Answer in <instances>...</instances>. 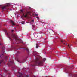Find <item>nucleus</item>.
<instances>
[{"mask_svg": "<svg viewBox=\"0 0 77 77\" xmlns=\"http://www.w3.org/2000/svg\"><path fill=\"white\" fill-rule=\"evenodd\" d=\"M35 64L38 66H42V62L40 60L39 58H36L35 60Z\"/></svg>", "mask_w": 77, "mask_h": 77, "instance_id": "1", "label": "nucleus"}, {"mask_svg": "<svg viewBox=\"0 0 77 77\" xmlns=\"http://www.w3.org/2000/svg\"><path fill=\"white\" fill-rule=\"evenodd\" d=\"M10 6V4L9 3H7L6 5L2 7V10H4L5 9H6V8H8V7H9V6Z\"/></svg>", "mask_w": 77, "mask_h": 77, "instance_id": "2", "label": "nucleus"}, {"mask_svg": "<svg viewBox=\"0 0 77 77\" xmlns=\"http://www.w3.org/2000/svg\"><path fill=\"white\" fill-rule=\"evenodd\" d=\"M11 36L13 38V39L14 40H15V41H17V40H18V39H17V38L16 37V36H15V34H13Z\"/></svg>", "mask_w": 77, "mask_h": 77, "instance_id": "3", "label": "nucleus"}, {"mask_svg": "<svg viewBox=\"0 0 77 77\" xmlns=\"http://www.w3.org/2000/svg\"><path fill=\"white\" fill-rule=\"evenodd\" d=\"M10 22H11V23L12 24L13 26H15V24L14 23V21H12V20H10Z\"/></svg>", "mask_w": 77, "mask_h": 77, "instance_id": "4", "label": "nucleus"}, {"mask_svg": "<svg viewBox=\"0 0 77 77\" xmlns=\"http://www.w3.org/2000/svg\"><path fill=\"white\" fill-rule=\"evenodd\" d=\"M54 33V32L52 30H51L49 31V33H50V34H52V33Z\"/></svg>", "mask_w": 77, "mask_h": 77, "instance_id": "5", "label": "nucleus"}, {"mask_svg": "<svg viewBox=\"0 0 77 77\" xmlns=\"http://www.w3.org/2000/svg\"><path fill=\"white\" fill-rule=\"evenodd\" d=\"M25 50H26L27 51H28V53H29V49L27 48H25Z\"/></svg>", "mask_w": 77, "mask_h": 77, "instance_id": "6", "label": "nucleus"}, {"mask_svg": "<svg viewBox=\"0 0 77 77\" xmlns=\"http://www.w3.org/2000/svg\"><path fill=\"white\" fill-rule=\"evenodd\" d=\"M3 62V60H1L0 61V64H1V63H2V62Z\"/></svg>", "mask_w": 77, "mask_h": 77, "instance_id": "7", "label": "nucleus"}, {"mask_svg": "<svg viewBox=\"0 0 77 77\" xmlns=\"http://www.w3.org/2000/svg\"><path fill=\"white\" fill-rule=\"evenodd\" d=\"M27 17V14H26L24 16V17L25 18H26Z\"/></svg>", "mask_w": 77, "mask_h": 77, "instance_id": "8", "label": "nucleus"}, {"mask_svg": "<svg viewBox=\"0 0 77 77\" xmlns=\"http://www.w3.org/2000/svg\"><path fill=\"white\" fill-rule=\"evenodd\" d=\"M61 42H62V43L63 44H65V43H64L63 42V40H61Z\"/></svg>", "mask_w": 77, "mask_h": 77, "instance_id": "9", "label": "nucleus"}, {"mask_svg": "<svg viewBox=\"0 0 77 77\" xmlns=\"http://www.w3.org/2000/svg\"><path fill=\"white\" fill-rule=\"evenodd\" d=\"M36 48H38V44H36Z\"/></svg>", "mask_w": 77, "mask_h": 77, "instance_id": "10", "label": "nucleus"}, {"mask_svg": "<svg viewBox=\"0 0 77 77\" xmlns=\"http://www.w3.org/2000/svg\"><path fill=\"white\" fill-rule=\"evenodd\" d=\"M21 24H24V22L23 21L21 22Z\"/></svg>", "mask_w": 77, "mask_h": 77, "instance_id": "11", "label": "nucleus"}, {"mask_svg": "<svg viewBox=\"0 0 77 77\" xmlns=\"http://www.w3.org/2000/svg\"><path fill=\"white\" fill-rule=\"evenodd\" d=\"M17 62H18L19 63H22V62H21V61H19V60H17Z\"/></svg>", "mask_w": 77, "mask_h": 77, "instance_id": "12", "label": "nucleus"}, {"mask_svg": "<svg viewBox=\"0 0 77 77\" xmlns=\"http://www.w3.org/2000/svg\"><path fill=\"white\" fill-rule=\"evenodd\" d=\"M30 12H27V14H30Z\"/></svg>", "mask_w": 77, "mask_h": 77, "instance_id": "13", "label": "nucleus"}, {"mask_svg": "<svg viewBox=\"0 0 77 77\" xmlns=\"http://www.w3.org/2000/svg\"><path fill=\"white\" fill-rule=\"evenodd\" d=\"M43 60H44V61H45V60H46V58H44V59H43Z\"/></svg>", "mask_w": 77, "mask_h": 77, "instance_id": "14", "label": "nucleus"}, {"mask_svg": "<svg viewBox=\"0 0 77 77\" xmlns=\"http://www.w3.org/2000/svg\"><path fill=\"white\" fill-rule=\"evenodd\" d=\"M35 16H38V15L36 14H35Z\"/></svg>", "mask_w": 77, "mask_h": 77, "instance_id": "15", "label": "nucleus"}, {"mask_svg": "<svg viewBox=\"0 0 77 77\" xmlns=\"http://www.w3.org/2000/svg\"><path fill=\"white\" fill-rule=\"evenodd\" d=\"M68 47H69V48H70V47H69V44L68 45Z\"/></svg>", "mask_w": 77, "mask_h": 77, "instance_id": "16", "label": "nucleus"}, {"mask_svg": "<svg viewBox=\"0 0 77 77\" xmlns=\"http://www.w3.org/2000/svg\"><path fill=\"white\" fill-rule=\"evenodd\" d=\"M19 77H23V76H22V75H20Z\"/></svg>", "mask_w": 77, "mask_h": 77, "instance_id": "17", "label": "nucleus"}, {"mask_svg": "<svg viewBox=\"0 0 77 77\" xmlns=\"http://www.w3.org/2000/svg\"><path fill=\"white\" fill-rule=\"evenodd\" d=\"M21 12H23V10H22L20 11Z\"/></svg>", "mask_w": 77, "mask_h": 77, "instance_id": "18", "label": "nucleus"}, {"mask_svg": "<svg viewBox=\"0 0 77 77\" xmlns=\"http://www.w3.org/2000/svg\"><path fill=\"white\" fill-rule=\"evenodd\" d=\"M26 77H29V75H26Z\"/></svg>", "mask_w": 77, "mask_h": 77, "instance_id": "19", "label": "nucleus"}, {"mask_svg": "<svg viewBox=\"0 0 77 77\" xmlns=\"http://www.w3.org/2000/svg\"><path fill=\"white\" fill-rule=\"evenodd\" d=\"M29 9H31V7H29Z\"/></svg>", "mask_w": 77, "mask_h": 77, "instance_id": "20", "label": "nucleus"}, {"mask_svg": "<svg viewBox=\"0 0 77 77\" xmlns=\"http://www.w3.org/2000/svg\"><path fill=\"white\" fill-rule=\"evenodd\" d=\"M34 21V20H32V22H33Z\"/></svg>", "mask_w": 77, "mask_h": 77, "instance_id": "21", "label": "nucleus"}, {"mask_svg": "<svg viewBox=\"0 0 77 77\" xmlns=\"http://www.w3.org/2000/svg\"><path fill=\"white\" fill-rule=\"evenodd\" d=\"M13 31H14V30H12V32H13Z\"/></svg>", "mask_w": 77, "mask_h": 77, "instance_id": "22", "label": "nucleus"}, {"mask_svg": "<svg viewBox=\"0 0 77 77\" xmlns=\"http://www.w3.org/2000/svg\"><path fill=\"white\" fill-rule=\"evenodd\" d=\"M7 35H9V33H8Z\"/></svg>", "mask_w": 77, "mask_h": 77, "instance_id": "23", "label": "nucleus"}, {"mask_svg": "<svg viewBox=\"0 0 77 77\" xmlns=\"http://www.w3.org/2000/svg\"><path fill=\"white\" fill-rule=\"evenodd\" d=\"M37 18H39V17H38Z\"/></svg>", "mask_w": 77, "mask_h": 77, "instance_id": "24", "label": "nucleus"}, {"mask_svg": "<svg viewBox=\"0 0 77 77\" xmlns=\"http://www.w3.org/2000/svg\"><path fill=\"white\" fill-rule=\"evenodd\" d=\"M2 45V44L0 43V45Z\"/></svg>", "mask_w": 77, "mask_h": 77, "instance_id": "25", "label": "nucleus"}, {"mask_svg": "<svg viewBox=\"0 0 77 77\" xmlns=\"http://www.w3.org/2000/svg\"><path fill=\"white\" fill-rule=\"evenodd\" d=\"M33 26H34L33 25H32V26H33Z\"/></svg>", "mask_w": 77, "mask_h": 77, "instance_id": "26", "label": "nucleus"}, {"mask_svg": "<svg viewBox=\"0 0 77 77\" xmlns=\"http://www.w3.org/2000/svg\"><path fill=\"white\" fill-rule=\"evenodd\" d=\"M9 33V34H10H10H11V33Z\"/></svg>", "mask_w": 77, "mask_h": 77, "instance_id": "27", "label": "nucleus"}]
</instances>
